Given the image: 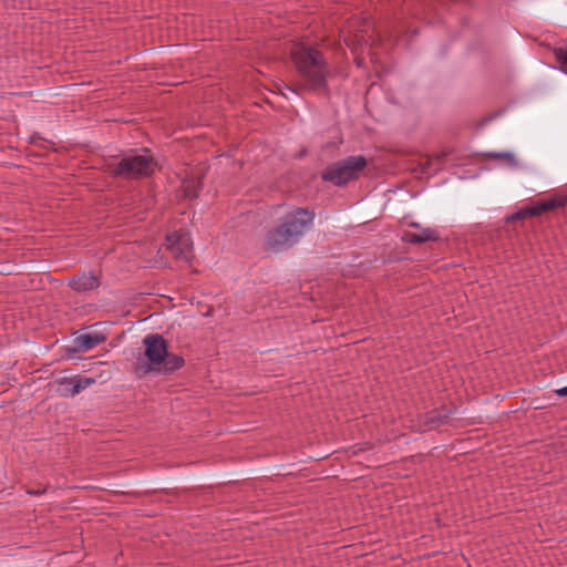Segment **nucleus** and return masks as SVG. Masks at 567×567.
<instances>
[{
    "label": "nucleus",
    "mask_w": 567,
    "mask_h": 567,
    "mask_svg": "<svg viewBox=\"0 0 567 567\" xmlns=\"http://www.w3.org/2000/svg\"><path fill=\"white\" fill-rule=\"evenodd\" d=\"M527 207H528L530 217H539V216L548 213L544 199H540Z\"/></svg>",
    "instance_id": "nucleus-18"
},
{
    "label": "nucleus",
    "mask_w": 567,
    "mask_h": 567,
    "mask_svg": "<svg viewBox=\"0 0 567 567\" xmlns=\"http://www.w3.org/2000/svg\"><path fill=\"white\" fill-rule=\"evenodd\" d=\"M344 42L348 47L353 45V49L357 50L359 47L363 44H368L369 40L363 34H353V37H347Z\"/></svg>",
    "instance_id": "nucleus-17"
},
{
    "label": "nucleus",
    "mask_w": 567,
    "mask_h": 567,
    "mask_svg": "<svg viewBox=\"0 0 567 567\" xmlns=\"http://www.w3.org/2000/svg\"><path fill=\"white\" fill-rule=\"evenodd\" d=\"M100 276L94 275L93 272H82L73 276L69 280V287L79 293L95 290L100 287Z\"/></svg>",
    "instance_id": "nucleus-9"
},
{
    "label": "nucleus",
    "mask_w": 567,
    "mask_h": 567,
    "mask_svg": "<svg viewBox=\"0 0 567 567\" xmlns=\"http://www.w3.org/2000/svg\"><path fill=\"white\" fill-rule=\"evenodd\" d=\"M146 154L124 155L118 162L107 165V173L114 178L138 181L151 177L157 168V161L145 150Z\"/></svg>",
    "instance_id": "nucleus-3"
},
{
    "label": "nucleus",
    "mask_w": 567,
    "mask_h": 567,
    "mask_svg": "<svg viewBox=\"0 0 567 567\" xmlns=\"http://www.w3.org/2000/svg\"><path fill=\"white\" fill-rule=\"evenodd\" d=\"M58 384L61 386V394L63 396H73L82 390L95 383L94 378L75 375L72 378L63 377L58 379Z\"/></svg>",
    "instance_id": "nucleus-8"
},
{
    "label": "nucleus",
    "mask_w": 567,
    "mask_h": 567,
    "mask_svg": "<svg viewBox=\"0 0 567 567\" xmlns=\"http://www.w3.org/2000/svg\"><path fill=\"white\" fill-rule=\"evenodd\" d=\"M401 239L403 243L420 245L426 241H437L440 239V235L432 228H423L420 234L404 231Z\"/></svg>",
    "instance_id": "nucleus-11"
},
{
    "label": "nucleus",
    "mask_w": 567,
    "mask_h": 567,
    "mask_svg": "<svg viewBox=\"0 0 567 567\" xmlns=\"http://www.w3.org/2000/svg\"><path fill=\"white\" fill-rule=\"evenodd\" d=\"M124 494H125V495H133V496H135V497H141V496H143V495H147V494H148V492H147V491H146V492H143V493H141V492H126V493H124Z\"/></svg>",
    "instance_id": "nucleus-23"
},
{
    "label": "nucleus",
    "mask_w": 567,
    "mask_h": 567,
    "mask_svg": "<svg viewBox=\"0 0 567 567\" xmlns=\"http://www.w3.org/2000/svg\"><path fill=\"white\" fill-rule=\"evenodd\" d=\"M315 217L312 209L295 207L280 219L278 225L267 231L265 237L267 249L281 252L295 246L312 226Z\"/></svg>",
    "instance_id": "nucleus-2"
},
{
    "label": "nucleus",
    "mask_w": 567,
    "mask_h": 567,
    "mask_svg": "<svg viewBox=\"0 0 567 567\" xmlns=\"http://www.w3.org/2000/svg\"><path fill=\"white\" fill-rule=\"evenodd\" d=\"M290 56L300 81L295 84H285V87L296 94L312 92L329 96L330 68L324 54L313 45L297 43L291 49Z\"/></svg>",
    "instance_id": "nucleus-1"
},
{
    "label": "nucleus",
    "mask_w": 567,
    "mask_h": 567,
    "mask_svg": "<svg viewBox=\"0 0 567 567\" xmlns=\"http://www.w3.org/2000/svg\"><path fill=\"white\" fill-rule=\"evenodd\" d=\"M449 153L442 152L434 154L431 157H427L426 161L423 163L422 171L426 174L436 173L441 169L442 164L446 159Z\"/></svg>",
    "instance_id": "nucleus-13"
},
{
    "label": "nucleus",
    "mask_w": 567,
    "mask_h": 567,
    "mask_svg": "<svg viewBox=\"0 0 567 567\" xmlns=\"http://www.w3.org/2000/svg\"><path fill=\"white\" fill-rule=\"evenodd\" d=\"M410 227H413V228H420V225L417 223H411L410 224Z\"/></svg>",
    "instance_id": "nucleus-24"
},
{
    "label": "nucleus",
    "mask_w": 567,
    "mask_h": 567,
    "mask_svg": "<svg viewBox=\"0 0 567 567\" xmlns=\"http://www.w3.org/2000/svg\"><path fill=\"white\" fill-rule=\"evenodd\" d=\"M185 365V359L181 354L171 353L167 350V358L155 373L172 374Z\"/></svg>",
    "instance_id": "nucleus-12"
},
{
    "label": "nucleus",
    "mask_w": 567,
    "mask_h": 567,
    "mask_svg": "<svg viewBox=\"0 0 567 567\" xmlns=\"http://www.w3.org/2000/svg\"><path fill=\"white\" fill-rule=\"evenodd\" d=\"M368 159L363 155H351L343 159L329 164L320 174L323 182L336 187H344L350 182L357 181L360 173L367 167Z\"/></svg>",
    "instance_id": "nucleus-5"
},
{
    "label": "nucleus",
    "mask_w": 567,
    "mask_h": 567,
    "mask_svg": "<svg viewBox=\"0 0 567 567\" xmlns=\"http://www.w3.org/2000/svg\"><path fill=\"white\" fill-rule=\"evenodd\" d=\"M555 393L558 396H567V386L555 390Z\"/></svg>",
    "instance_id": "nucleus-22"
},
{
    "label": "nucleus",
    "mask_w": 567,
    "mask_h": 567,
    "mask_svg": "<svg viewBox=\"0 0 567 567\" xmlns=\"http://www.w3.org/2000/svg\"><path fill=\"white\" fill-rule=\"evenodd\" d=\"M144 352L138 354L133 365V372L138 378L158 371L167 358L168 341L159 333L147 334L143 339Z\"/></svg>",
    "instance_id": "nucleus-4"
},
{
    "label": "nucleus",
    "mask_w": 567,
    "mask_h": 567,
    "mask_svg": "<svg viewBox=\"0 0 567 567\" xmlns=\"http://www.w3.org/2000/svg\"><path fill=\"white\" fill-rule=\"evenodd\" d=\"M202 182L195 178H185L182 183V194L186 199H196L199 195Z\"/></svg>",
    "instance_id": "nucleus-14"
},
{
    "label": "nucleus",
    "mask_w": 567,
    "mask_h": 567,
    "mask_svg": "<svg viewBox=\"0 0 567 567\" xmlns=\"http://www.w3.org/2000/svg\"><path fill=\"white\" fill-rule=\"evenodd\" d=\"M456 410L454 403L435 408L420 416V425L426 430H434L445 424L449 417L455 414Z\"/></svg>",
    "instance_id": "nucleus-6"
},
{
    "label": "nucleus",
    "mask_w": 567,
    "mask_h": 567,
    "mask_svg": "<svg viewBox=\"0 0 567 567\" xmlns=\"http://www.w3.org/2000/svg\"><path fill=\"white\" fill-rule=\"evenodd\" d=\"M547 212H554L558 208L567 206V194L556 193L553 196L544 199Z\"/></svg>",
    "instance_id": "nucleus-15"
},
{
    "label": "nucleus",
    "mask_w": 567,
    "mask_h": 567,
    "mask_svg": "<svg viewBox=\"0 0 567 567\" xmlns=\"http://www.w3.org/2000/svg\"><path fill=\"white\" fill-rule=\"evenodd\" d=\"M485 159H504L511 167L517 166V159L511 152H487L482 154Z\"/></svg>",
    "instance_id": "nucleus-16"
},
{
    "label": "nucleus",
    "mask_w": 567,
    "mask_h": 567,
    "mask_svg": "<svg viewBox=\"0 0 567 567\" xmlns=\"http://www.w3.org/2000/svg\"><path fill=\"white\" fill-rule=\"evenodd\" d=\"M29 494H35V495H38V494H40V493H39V492H32V491H29Z\"/></svg>",
    "instance_id": "nucleus-25"
},
{
    "label": "nucleus",
    "mask_w": 567,
    "mask_h": 567,
    "mask_svg": "<svg viewBox=\"0 0 567 567\" xmlns=\"http://www.w3.org/2000/svg\"><path fill=\"white\" fill-rule=\"evenodd\" d=\"M526 218H530L528 207L525 206L520 208L519 210L508 215L505 217L506 223H514L516 220H524Z\"/></svg>",
    "instance_id": "nucleus-19"
},
{
    "label": "nucleus",
    "mask_w": 567,
    "mask_h": 567,
    "mask_svg": "<svg viewBox=\"0 0 567 567\" xmlns=\"http://www.w3.org/2000/svg\"><path fill=\"white\" fill-rule=\"evenodd\" d=\"M166 241L168 249L172 251L175 258L188 259V256L192 252V248L188 245L186 238L175 231L166 236Z\"/></svg>",
    "instance_id": "nucleus-10"
},
{
    "label": "nucleus",
    "mask_w": 567,
    "mask_h": 567,
    "mask_svg": "<svg viewBox=\"0 0 567 567\" xmlns=\"http://www.w3.org/2000/svg\"><path fill=\"white\" fill-rule=\"evenodd\" d=\"M502 113V111H498V112H494V113H489L487 114L485 117H483L480 122V126H483L485 125L486 123L493 121L494 118H496L499 114Z\"/></svg>",
    "instance_id": "nucleus-21"
},
{
    "label": "nucleus",
    "mask_w": 567,
    "mask_h": 567,
    "mask_svg": "<svg viewBox=\"0 0 567 567\" xmlns=\"http://www.w3.org/2000/svg\"><path fill=\"white\" fill-rule=\"evenodd\" d=\"M554 55L557 63L560 64L561 70H564L567 66V44L565 47L555 48Z\"/></svg>",
    "instance_id": "nucleus-20"
},
{
    "label": "nucleus",
    "mask_w": 567,
    "mask_h": 567,
    "mask_svg": "<svg viewBox=\"0 0 567 567\" xmlns=\"http://www.w3.org/2000/svg\"><path fill=\"white\" fill-rule=\"evenodd\" d=\"M106 336L101 332H89L83 333L73 339V346L66 347L65 351L69 355H73L78 352H83L95 348L96 346L104 343Z\"/></svg>",
    "instance_id": "nucleus-7"
}]
</instances>
